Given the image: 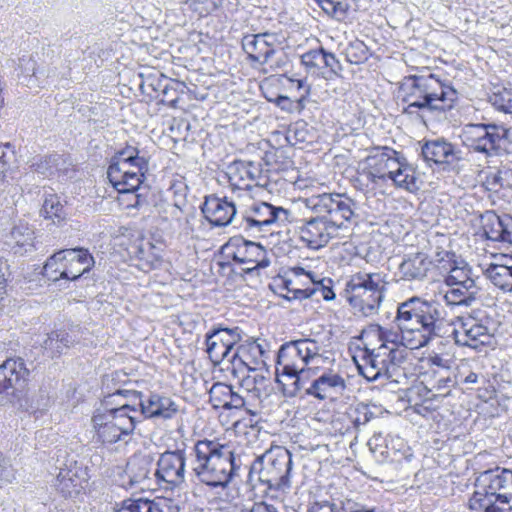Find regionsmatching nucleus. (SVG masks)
I'll list each match as a JSON object with an SVG mask.
<instances>
[{
	"instance_id": "nucleus-62",
	"label": "nucleus",
	"mask_w": 512,
	"mask_h": 512,
	"mask_svg": "<svg viewBox=\"0 0 512 512\" xmlns=\"http://www.w3.org/2000/svg\"><path fill=\"white\" fill-rule=\"evenodd\" d=\"M244 404V398L233 391L229 398V401L227 402L225 409H240L244 406Z\"/></svg>"
},
{
	"instance_id": "nucleus-46",
	"label": "nucleus",
	"mask_w": 512,
	"mask_h": 512,
	"mask_svg": "<svg viewBox=\"0 0 512 512\" xmlns=\"http://www.w3.org/2000/svg\"><path fill=\"white\" fill-rule=\"evenodd\" d=\"M344 53L350 63L358 64L369 56V48L363 40L350 41L344 48Z\"/></svg>"
},
{
	"instance_id": "nucleus-9",
	"label": "nucleus",
	"mask_w": 512,
	"mask_h": 512,
	"mask_svg": "<svg viewBox=\"0 0 512 512\" xmlns=\"http://www.w3.org/2000/svg\"><path fill=\"white\" fill-rule=\"evenodd\" d=\"M305 206L316 215L328 220L338 230L355 217V202L340 193H323L305 199Z\"/></svg>"
},
{
	"instance_id": "nucleus-27",
	"label": "nucleus",
	"mask_w": 512,
	"mask_h": 512,
	"mask_svg": "<svg viewBox=\"0 0 512 512\" xmlns=\"http://www.w3.org/2000/svg\"><path fill=\"white\" fill-rule=\"evenodd\" d=\"M273 39L274 34H245L242 47L253 61L266 62L274 53Z\"/></svg>"
},
{
	"instance_id": "nucleus-44",
	"label": "nucleus",
	"mask_w": 512,
	"mask_h": 512,
	"mask_svg": "<svg viewBox=\"0 0 512 512\" xmlns=\"http://www.w3.org/2000/svg\"><path fill=\"white\" fill-rule=\"evenodd\" d=\"M468 283H477L472 275L471 268L465 264L463 266H454L450 269L444 279V286L468 285Z\"/></svg>"
},
{
	"instance_id": "nucleus-17",
	"label": "nucleus",
	"mask_w": 512,
	"mask_h": 512,
	"mask_svg": "<svg viewBox=\"0 0 512 512\" xmlns=\"http://www.w3.org/2000/svg\"><path fill=\"white\" fill-rule=\"evenodd\" d=\"M242 199H238L237 196L228 197H217L208 196L205 198L202 206V213L205 218L214 226H227L233 220L237 212V205Z\"/></svg>"
},
{
	"instance_id": "nucleus-10",
	"label": "nucleus",
	"mask_w": 512,
	"mask_h": 512,
	"mask_svg": "<svg viewBox=\"0 0 512 512\" xmlns=\"http://www.w3.org/2000/svg\"><path fill=\"white\" fill-rule=\"evenodd\" d=\"M507 129L495 124H467L463 129L464 143L477 152L491 155L507 136Z\"/></svg>"
},
{
	"instance_id": "nucleus-48",
	"label": "nucleus",
	"mask_w": 512,
	"mask_h": 512,
	"mask_svg": "<svg viewBox=\"0 0 512 512\" xmlns=\"http://www.w3.org/2000/svg\"><path fill=\"white\" fill-rule=\"evenodd\" d=\"M232 392L233 389L231 386L223 383H215L209 391L210 403L215 408L225 409Z\"/></svg>"
},
{
	"instance_id": "nucleus-37",
	"label": "nucleus",
	"mask_w": 512,
	"mask_h": 512,
	"mask_svg": "<svg viewBox=\"0 0 512 512\" xmlns=\"http://www.w3.org/2000/svg\"><path fill=\"white\" fill-rule=\"evenodd\" d=\"M310 346L317 353L307 357V369L316 374L320 368L327 369L326 366L332 365L335 361L333 355L325 349V345L317 341L316 339L309 338Z\"/></svg>"
},
{
	"instance_id": "nucleus-36",
	"label": "nucleus",
	"mask_w": 512,
	"mask_h": 512,
	"mask_svg": "<svg viewBox=\"0 0 512 512\" xmlns=\"http://www.w3.org/2000/svg\"><path fill=\"white\" fill-rule=\"evenodd\" d=\"M486 277L504 292H512V265L491 263L485 269Z\"/></svg>"
},
{
	"instance_id": "nucleus-43",
	"label": "nucleus",
	"mask_w": 512,
	"mask_h": 512,
	"mask_svg": "<svg viewBox=\"0 0 512 512\" xmlns=\"http://www.w3.org/2000/svg\"><path fill=\"white\" fill-rule=\"evenodd\" d=\"M394 184L401 189L413 192L418 190L415 170L407 163L403 164L396 174L391 178Z\"/></svg>"
},
{
	"instance_id": "nucleus-4",
	"label": "nucleus",
	"mask_w": 512,
	"mask_h": 512,
	"mask_svg": "<svg viewBox=\"0 0 512 512\" xmlns=\"http://www.w3.org/2000/svg\"><path fill=\"white\" fill-rule=\"evenodd\" d=\"M402 101L407 104L405 113H413L412 109L441 110L450 109L457 98L456 91L444 86L433 74L408 76L399 87Z\"/></svg>"
},
{
	"instance_id": "nucleus-5",
	"label": "nucleus",
	"mask_w": 512,
	"mask_h": 512,
	"mask_svg": "<svg viewBox=\"0 0 512 512\" xmlns=\"http://www.w3.org/2000/svg\"><path fill=\"white\" fill-rule=\"evenodd\" d=\"M386 276L382 273L359 272L346 284L345 297L355 312L363 316L376 314L386 291Z\"/></svg>"
},
{
	"instance_id": "nucleus-22",
	"label": "nucleus",
	"mask_w": 512,
	"mask_h": 512,
	"mask_svg": "<svg viewBox=\"0 0 512 512\" xmlns=\"http://www.w3.org/2000/svg\"><path fill=\"white\" fill-rule=\"evenodd\" d=\"M154 476L164 482L178 486L185 480V456L182 451L163 453L158 462Z\"/></svg>"
},
{
	"instance_id": "nucleus-21",
	"label": "nucleus",
	"mask_w": 512,
	"mask_h": 512,
	"mask_svg": "<svg viewBox=\"0 0 512 512\" xmlns=\"http://www.w3.org/2000/svg\"><path fill=\"white\" fill-rule=\"evenodd\" d=\"M345 389V379L339 373L332 369H324L310 382L306 394L319 400H325L341 395Z\"/></svg>"
},
{
	"instance_id": "nucleus-35",
	"label": "nucleus",
	"mask_w": 512,
	"mask_h": 512,
	"mask_svg": "<svg viewBox=\"0 0 512 512\" xmlns=\"http://www.w3.org/2000/svg\"><path fill=\"white\" fill-rule=\"evenodd\" d=\"M76 343V340L66 331H53L43 341L44 350L51 357H58Z\"/></svg>"
},
{
	"instance_id": "nucleus-49",
	"label": "nucleus",
	"mask_w": 512,
	"mask_h": 512,
	"mask_svg": "<svg viewBox=\"0 0 512 512\" xmlns=\"http://www.w3.org/2000/svg\"><path fill=\"white\" fill-rule=\"evenodd\" d=\"M302 64L309 72L317 73L318 69L323 67V64H329V59L323 49L311 50L301 56Z\"/></svg>"
},
{
	"instance_id": "nucleus-64",
	"label": "nucleus",
	"mask_w": 512,
	"mask_h": 512,
	"mask_svg": "<svg viewBox=\"0 0 512 512\" xmlns=\"http://www.w3.org/2000/svg\"><path fill=\"white\" fill-rule=\"evenodd\" d=\"M249 512H278L277 508L265 502L255 503Z\"/></svg>"
},
{
	"instance_id": "nucleus-24",
	"label": "nucleus",
	"mask_w": 512,
	"mask_h": 512,
	"mask_svg": "<svg viewBox=\"0 0 512 512\" xmlns=\"http://www.w3.org/2000/svg\"><path fill=\"white\" fill-rule=\"evenodd\" d=\"M421 383L427 391L429 399L446 397L456 385L455 374L451 369L440 368L438 371H425Z\"/></svg>"
},
{
	"instance_id": "nucleus-18",
	"label": "nucleus",
	"mask_w": 512,
	"mask_h": 512,
	"mask_svg": "<svg viewBox=\"0 0 512 512\" xmlns=\"http://www.w3.org/2000/svg\"><path fill=\"white\" fill-rule=\"evenodd\" d=\"M28 374L29 371L21 358H10L0 365V400L21 391Z\"/></svg>"
},
{
	"instance_id": "nucleus-16",
	"label": "nucleus",
	"mask_w": 512,
	"mask_h": 512,
	"mask_svg": "<svg viewBox=\"0 0 512 512\" xmlns=\"http://www.w3.org/2000/svg\"><path fill=\"white\" fill-rule=\"evenodd\" d=\"M338 231L328 220H325L320 215H316V217L306 220L299 227V237L307 247L318 250L326 246L332 238L337 236Z\"/></svg>"
},
{
	"instance_id": "nucleus-15",
	"label": "nucleus",
	"mask_w": 512,
	"mask_h": 512,
	"mask_svg": "<svg viewBox=\"0 0 512 512\" xmlns=\"http://www.w3.org/2000/svg\"><path fill=\"white\" fill-rule=\"evenodd\" d=\"M259 174L258 166L253 162L234 161L231 163L227 168L226 176L232 194L243 201L251 200L250 190Z\"/></svg>"
},
{
	"instance_id": "nucleus-47",
	"label": "nucleus",
	"mask_w": 512,
	"mask_h": 512,
	"mask_svg": "<svg viewBox=\"0 0 512 512\" xmlns=\"http://www.w3.org/2000/svg\"><path fill=\"white\" fill-rule=\"evenodd\" d=\"M168 199L178 207H187L188 186L183 178L175 179L168 189Z\"/></svg>"
},
{
	"instance_id": "nucleus-20",
	"label": "nucleus",
	"mask_w": 512,
	"mask_h": 512,
	"mask_svg": "<svg viewBox=\"0 0 512 512\" xmlns=\"http://www.w3.org/2000/svg\"><path fill=\"white\" fill-rule=\"evenodd\" d=\"M476 487L487 490L491 496H496L502 504H508L512 499V471H486L477 479Z\"/></svg>"
},
{
	"instance_id": "nucleus-52",
	"label": "nucleus",
	"mask_w": 512,
	"mask_h": 512,
	"mask_svg": "<svg viewBox=\"0 0 512 512\" xmlns=\"http://www.w3.org/2000/svg\"><path fill=\"white\" fill-rule=\"evenodd\" d=\"M322 10L337 21H343L347 14V4L342 0H317Z\"/></svg>"
},
{
	"instance_id": "nucleus-23",
	"label": "nucleus",
	"mask_w": 512,
	"mask_h": 512,
	"mask_svg": "<svg viewBox=\"0 0 512 512\" xmlns=\"http://www.w3.org/2000/svg\"><path fill=\"white\" fill-rule=\"evenodd\" d=\"M438 296L444 303L451 308L471 307L480 298V287L477 283H468V285L442 286L438 291Z\"/></svg>"
},
{
	"instance_id": "nucleus-39",
	"label": "nucleus",
	"mask_w": 512,
	"mask_h": 512,
	"mask_svg": "<svg viewBox=\"0 0 512 512\" xmlns=\"http://www.w3.org/2000/svg\"><path fill=\"white\" fill-rule=\"evenodd\" d=\"M496 496H491L487 490L476 487L472 497L469 500L471 512H503V508L497 505Z\"/></svg>"
},
{
	"instance_id": "nucleus-60",
	"label": "nucleus",
	"mask_w": 512,
	"mask_h": 512,
	"mask_svg": "<svg viewBox=\"0 0 512 512\" xmlns=\"http://www.w3.org/2000/svg\"><path fill=\"white\" fill-rule=\"evenodd\" d=\"M291 82L293 84H295L296 88L298 90H303V93L300 95L299 99H298V104L303 107L304 106V102L306 101L307 97L310 95L311 93V87L310 85H308L306 83V80H303V79H297V80H293L291 79Z\"/></svg>"
},
{
	"instance_id": "nucleus-11",
	"label": "nucleus",
	"mask_w": 512,
	"mask_h": 512,
	"mask_svg": "<svg viewBox=\"0 0 512 512\" xmlns=\"http://www.w3.org/2000/svg\"><path fill=\"white\" fill-rule=\"evenodd\" d=\"M242 339L241 330L234 328H215L206 335V352L214 364L231 359L234 346Z\"/></svg>"
},
{
	"instance_id": "nucleus-19",
	"label": "nucleus",
	"mask_w": 512,
	"mask_h": 512,
	"mask_svg": "<svg viewBox=\"0 0 512 512\" xmlns=\"http://www.w3.org/2000/svg\"><path fill=\"white\" fill-rule=\"evenodd\" d=\"M264 350L256 341L246 340L237 346L229 362L233 374H244L246 370H261L264 367Z\"/></svg>"
},
{
	"instance_id": "nucleus-28",
	"label": "nucleus",
	"mask_w": 512,
	"mask_h": 512,
	"mask_svg": "<svg viewBox=\"0 0 512 512\" xmlns=\"http://www.w3.org/2000/svg\"><path fill=\"white\" fill-rule=\"evenodd\" d=\"M237 249L233 253V259L241 264H248L247 270L257 267H267L268 261L265 258V250L260 244L244 239L236 240Z\"/></svg>"
},
{
	"instance_id": "nucleus-40",
	"label": "nucleus",
	"mask_w": 512,
	"mask_h": 512,
	"mask_svg": "<svg viewBox=\"0 0 512 512\" xmlns=\"http://www.w3.org/2000/svg\"><path fill=\"white\" fill-rule=\"evenodd\" d=\"M481 220L486 237L492 241H501L506 222L505 215L499 216L494 211H486L481 216Z\"/></svg>"
},
{
	"instance_id": "nucleus-58",
	"label": "nucleus",
	"mask_w": 512,
	"mask_h": 512,
	"mask_svg": "<svg viewBox=\"0 0 512 512\" xmlns=\"http://www.w3.org/2000/svg\"><path fill=\"white\" fill-rule=\"evenodd\" d=\"M429 368L426 371H438L440 368L451 369L449 360L443 359L437 354L431 355L427 358Z\"/></svg>"
},
{
	"instance_id": "nucleus-31",
	"label": "nucleus",
	"mask_w": 512,
	"mask_h": 512,
	"mask_svg": "<svg viewBox=\"0 0 512 512\" xmlns=\"http://www.w3.org/2000/svg\"><path fill=\"white\" fill-rule=\"evenodd\" d=\"M126 475L130 487L149 488L151 475H154L152 463L145 458H134L127 464Z\"/></svg>"
},
{
	"instance_id": "nucleus-51",
	"label": "nucleus",
	"mask_w": 512,
	"mask_h": 512,
	"mask_svg": "<svg viewBox=\"0 0 512 512\" xmlns=\"http://www.w3.org/2000/svg\"><path fill=\"white\" fill-rule=\"evenodd\" d=\"M348 417L354 427L359 429L371 420L372 412L367 404L358 403L350 407Z\"/></svg>"
},
{
	"instance_id": "nucleus-33",
	"label": "nucleus",
	"mask_w": 512,
	"mask_h": 512,
	"mask_svg": "<svg viewBox=\"0 0 512 512\" xmlns=\"http://www.w3.org/2000/svg\"><path fill=\"white\" fill-rule=\"evenodd\" d=\"M80 469L70 467L60 469L55 480L56 489L64 496L78 494L83 489L84 478L79 474Z\"/></svg>"
},
{
	"instance_id": "nucleus-45",
	"label": "nucleus",
	"mask_w": 512,
	"mask_h": 512,
	"mask_svg": "<svg viewBox=\"0 0 512 512\" xmlns=\"http://www.w3.org/2000/svg\"><path fill=\"white\" fill-rule=\"evenodd\" d=\"M277 382L282 385L283 392L288 397H294L299 393L298 371H276Z\"/></svg>"
},
{
	"instance_id": "nucleus-8",
	"label": "nucleus",
	"mask_w": 512,
	"mask_h": 512,
	"mask_svg": "<svg viewBox=\"0 0 512 512\" xmlns=\"http://www.w3.org/2000/svg\"><path fill=\"white\" fill-rule=\"evenodd\" d=\"M360 361H356L361 375L369 381H375L381 377L397 381L399 368L404 363V356L400 350L391 351L387 347L369 346L363 343Z\"/></svg>"
},
{
	"instance_id": "nucleus-12",
	"label": "nucleus",
	"mask_w": 512,
	"mask_h": 512,
	"mask_svg": "<svg viewBox=\"0 0 512 512\" xmlns=\"http://www.w3.org/2000/svg\"><path fill=\"white\" fill-rule=\"evenodd\" d=\"M291 212L267 202L253 203L244 216L246 229L251 232H263L273 224L289 222Z\"/></svg>"
},
{
	"instance_id": "nucleus-54",
	"label": "nucleus",
	"mask_w": 512,
	"mask_h": 512,
	"mask_svg": "<svg viewBox=\"0 0 512 512\" xmlns=\"http://www.w3.org/2000/svg\"><path fill=\"white\" fill-rule=\"evenodd\" d=\"M144 500L148 510L147 512H177V507L167 499L158 498L155 500Z\"/></svg>"
},
{
	"instance_id": "nucleus-7",
	"label": "nucleus",
	"mask_w": 512,
	"mask_h": 512,
	"mask_svg": "<svg viewBox=\"0 0 512 512\" xmlns=\"http://www.w3.org/2000/svg\"><path fill=\"white\" fill-rule=\"evenodd\" d=\"M292 464L291 453L284 447L275 446L256 459L250 473L257 474L258 480L269 489L285 491L291 486Z\"/></svg>"
},
{
	"instance_id": "nucleus-38",
	"label": "nucleus",
	"mask_w": 512,
	"mask_h": 512,
	"mask_svg": "<svg viewBox=\"0 0 512 512\" xmlns=\"http://www.w3.org/2000/svg\"><path fill=\"white\" fill-rule=\"evenodd\" d=\"M44 275L51 281L68 280L66 249L60 250L49 257L44 265Z\"/></svg>"
},
{
	"instance_id": "nucleus-53",
	"label": "nucleus",
	"mask_w": 512,
	"mask_h": 512,
	"mask_svg": "<svg viewBox=\"0 0 512 512\" xmlns=\"http://www.w3.org/2000/svg\"><path fill=\"white\" fill-rule=\"evenodd\" d=\"M15 479V469L9 459L0 453V487L12 483Z\"/></svg>"
},
{
	"instance_id": "nucleus-26",
	"label": "nucleus",
	"mask_w": 512,
	"mask_h": 512,
	"mask_svg": "<svg viewBox=\"0 0 512 512\" xmlns=\"http://www.w3.org/2000/svg\"><path fill=\"white\" fill-rule=\"evenodd\" d=\"M422 155L427 162L440 165H453L461 159L460 151L445 140L426 142L422 147Z\"/></svg>"
},
{
	"instance_id": "nucleus-56",
	"label": "nucleus",
	"mask_w": 512,
	"mask_h": 512,
	"mask_svg": "<svg viewBox=\"0 0 512 512\" xmlns=\"http://www.w3.org/2000/svg\"><path fill=\"white\" fill-rule=\"evenodd\" d=\"M145 500L139 499H127L121 503L120 508L116 512H147Z\"/></svg>"
},
{
	"instance_id": "nucleus-55",
	"label": "nucleus",
	"mask_w": 512,
	"mask_h": 512,
	"mask_svg": "<svg viewBox=\"0 0 512 512\" xmlns=\"http://www.w3.org/2000/svg\"><path fill=\"white\" fill-rule=\"evenodd\" d=\"M404 163L398 159L396 151L386 148V178L391 179Z\"/></svg>"
},
{
	"instance_id": "nucleus-59",
	"label": "nucleus",
	"mask_w": 512,
	"mask_h": 512,
	"mask_svg": "<svg viewBox=\"0 0 512 512\" xmlns=\"http://www.w3.org/2000/svg\"><path fill=\"white\" fill-rule=\"evenodd\" d=\"M19 67L28 77L36 75V61L32 57H23L19 60Z\"/></svg>"
},
{
	"instance_id": "nucleus-34",
	"label": "nucleus",
	"mask_w": 512,
	"mask_h": 512,
	"mask_svg": "<svg viewBox=\"0 0 512 512\" xmlns=\"http://www.w3.org/2000/svg\"><path fill=\"white\" fill-rule=\"evenodd\" d=\"M238 378L240 386L251 393L254 397L260 398L261 395L267 394L268 379L261 370H246L244 374H233Z\"/></svg>"
},
{
	"instance_id": "nucleus-30",
	"label": "nucleus",
	"mask_w": 512,
	"mask_h": 512,
	"mask_svg": "<svg viewBox=\"0 0 512 512\" xmlns=\"http://www.w3.org/2000/svg\"><path fill=\"white\" fill-rule=\"evenodd\" d=\"M68 280L75 281L94 266V258L86 249H66Z\"/></svg>"
},
{
	"instance_id": "nucleus-63",
	"label": "nucleus",
	"mask_w": 512,
	"mask_h": 512,
	"mask_svg": "<svg viewBox=\"0 0 512 512\" xmlns=\"http://www.w3.org/2000/svg\"><path fill=\"white\" fill-rule=\"evenodd\" d=\"M505 225H504V233L502 242H507L512 244V217L509 215H505Z\"/></svg>"
},
{
	"instance_id": "nucleus-13",
	"label": "nucleus",
	"mask_w": 512,
	"mask_h": 512,
	"mask_svg": "<svg viewBox=\"0 0 512 512\" xmlns=\"http://www.w3.org/2000/svg\"><path fill=\"white\" fill-rule=\"evenodd\" d=\"M309 338H301L283 344L277 357L276 371H298L307 369V357L314 353Z\"/></svg>"
},
{
	"instance_id": "nucleus-3",
	"label": "nucleus",
	"mask_w": 512,
	"mask_h": 512,
	"mask_svg": "<svg viewBox=\"0 0 512 512\" xmlns=\"http://www.w3.org/2000/svg\"><path fill=\"white\" fill-rule=\"evenodd\" d=\"M122 390L105 397L101 406L92 414L91 434L93 443L102 447H110L117 443L127 444L140 422L137 408L128 404L110 407V398L121 395Z\"/></svg>"
},
{
	"instance_id": "nucleus-14",
	"label": "nucleus",
	"mask_w": 512,
	"mask_h": 512,
	"mask_svg": "<svg viewBox=\"0 0 512 512\" xmlns=\"http://www.w3.org/2000/svg\"><path fill=\"white\" fill-rule=\"evenodd\" d=\"M457 327L454 329V339L459 346L479 349L488 345L492 339L489 328L471 315L457 318Z\"/></svg>"
},
{
	"instance_id": "nucleus-2",
	"label": "nucleus",
	"mask_w": 512,
	"mask_h": 512,
	"mask_svg": "<svg viewBox=\"0 0 512 512\" xmlns=\"http://www.w3.org/2000/svg\"><path fill=\"white\" fill-rule=\"evenodd\" d=\"M192 470L197 479L211 487L225 488L238 475L241 463L229 443L199 440L193 447Z\"/></svg>"
},
{
	"instance_id": "nucleus-32",
	"label": "nucleus",
	"mask_w": 512,
	"mask_h": 512,
	"mask_svg": "<svg viewBox=\"0 0 512 512\" xmlns=\"http://www.w3.org/2000/svg\"><path fill=\"white\" fill-rule=\"evenodd\" d=\"M7 244L15 253L28 252L34 245V231L27 223L19 221L7 235Z\"/></svg>"
},
{
	"instance_id": "nucleus-29",
	"label": "nucleus",
	"mask_w": 512,
	"mask_h": 512,
	"mask_svg": "<svg viewBox=\"0 0 512 512\" xmlns=\"http://www.w3.org/2000/svg\"><path fill=\"white\" fill-rule=\"evenodd\" d=\"M431 264L424 253L411 254L399 265V273L404 280H422L427 276Z\"/></svg>"
},
{
	"instance_id": "nucleus-25",
	"label": "nucleus",
	"mask_w": 512,
	"mask_h": 512,
	"mask_svg": "<svg viewBox=\"0 0 512 512\" xmlns=\"http://www.w3.org/2000/svg\"><path fill=\"white\" fill-rule=\"evenodd\" d=\"M140 417L168 420L174 418L178 411V404L170 397L151 394L148 398L141 400Z\"/></svg>"
},
{
	"instance_id": "nucleus-42",
	"label": "nucleus",
	"mask_w": 512,
	"mask_h": 512,
	"mask_svg": "<svg viewBox=\"0 0 512 512\" xmlns=\"http://www.w3.org/2000/svg\"><path fill=\"white\" fill-rule=\"evenodd\" d=\"M363 175L372 182L386 179V149L366 159Z\"/></svg>"
},
{
	"instance_id": "nucleus-1",
	"label": "nucleus",
	"mask_w": 512,
	"mask_h": 512,
	"mask_svg": "<svg viewBox=\"0 0 512 512\" xmlns=\"http://www.w3.org/2000/svg\"><path fill=\"white\" fill-rule=\"evenodd\" d=\"M398 330L370 325L362 334L363 343L403 353L404 361L407 349L414 350L428 345L441 337L444 323L439 309L432 303L419 297H412L401 303L397 309Z\"/></svg>"
},
{
	"instance_id": "nucleus-41",
	"label": "nucleus",
	"mask_w": 512,
	"mask_h": 512,
	"mask_svg": "<svg viewBox=\"0 0 512 512\" xmlns=\"http://www.w3.org/2000/svg\"><path fill=\"white\" fill-rule=\"evenodd\" d=\"M41 215L50 220L54 225H61L66 220V212L59 197L55 194L48 195L42 205Z\"/></svg>"
},
{
	"instance_id": "nucleus-57",
	"label": "nucleus",
	"mask_w": 512,
	"mask_h": 512,
	"mask_svg": "<svg viewBox=\"0 0 512 512\" xmlns=\"http://www.w3.org/2000/svg\"><path fill=\"white\" fill-rule=\"evenodd\" d=\"M284 285L285 289L287 290V295H285V298L288 300L305 299L308 298L311 294L307 289L295 288L291 280H285Z\"/></svg>"
},
{
	"instance_id": "nucleus-50",
	"label": "nucleus",
	"mask_w": 512,
	"mask_h": 512,
	"mask_svg": "<svg viewBox=\"0 0 512 512\" xmlns=\"http://www.w3.org/2000/svg\"><path fill=\"white\" fill-rule=\"evenodd\" d=\"M491 104L505 113H512V89L497 88L490 96Z\"/></svg>"
},
{
	"instance_id": "nucleus-61",
	"label": "nucleus",
	"mask_w": 512,
	"mask_h": 512,
	"mask_svg": "<svg viewBox=\"0 0 512 512\" xmlns=\"http://www.w3.org/2000/svg\"><path fill=\"white\" fill-rule=\"evenodd\" d=\"M336 506L328 501L316 502L308 512H335Z\"/></svg>"
},
{
	"instance_id": "nucleus-6",
	"label": "nucleus",
	"mask_w": 512,
	"mask_h": 512,
	"mask_svg": "<svg viewBox=\"0 0 512 512\" xmlns=\"http://www.w3.org/2000/svg\"><path fill=\"white\" fill-rule=\"evenodd\" d=\"M147 170V159L139 155L137 147L127 145L112 158L107 176L119 193H135Z\"/></svg>"
}]
</instances>
